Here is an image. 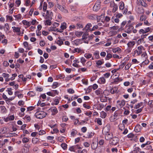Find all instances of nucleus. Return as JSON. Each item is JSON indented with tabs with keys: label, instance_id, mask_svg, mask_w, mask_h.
Here are the masks:
<instances>
[{
	"label": "nucleus",
	"instance_id": "54",
	"mask_svg": "<svg viewBox=\"0 0 153 153\" xmlns=\"http://www.w3.org/2000/svg\"><path fill=\"white\" fill-rule=\"evenodd\" d=\"M74 146L75 150L77 149H81V148L78 145Z\"/></svg>",
	"mask_w": 153,
	"mask_h": 153
},
{
	"label": "nucleus",
	"instance_id": "29",
	"mask_svg": "<svg viewBox=\"0 0 153 153\" xmlns=\"http://www.w3.org/2000/svg\"><path fill=\"white\" fill-rule=\"evenodd\" d=\"M86 33H84L83 35L82 36V40H85L87 38V36L88 35V34L86 32Z\"/></svg>",
	"mask_w": 153,
	"mask_h": 153
},
{
	"label": "nucleus",
	"instance_id": "15",
	"mask_svg": "<svg viewBox=\"0 0 153 153\" xmlns=\"http://www.w3.org/2000/svg\"><path fill=\"white\" fill-rule=\"evenodd\" d=\"M140 125H137L134 128V131L136 132H138L140 131Z\"/></svg>",
	"mask_w": 153,
	"mask_h": 153
},
{
	"label": "nucleus",
	"instance_id": "42",
	"mask_svg": "<svg viewBox=\"0 0 153 153\" xmlns=\"http://www.w3.org/2000/svg\"><path fill=\"white\" fill-rule=\"evenodd\" d=\"M53 94L54 95V96L56 95H58L59 94V92L56 90H53L52 92Z\"/></svg>",
	"mask_w": 153,
	"mask_h": 153
},
{
	"label": "nucleus",
	"instance_id": "28",
	"mask_svg": "<svg viewBox=\"0 0 153 153\" xmlns=\"http://www.w3.org/2000/svg\"><path fill=\"white\" fill-rule=\"evenodd\" d=\"M143 105V103L142 102H140V103H138L137 105H136L134 107V108L135 109H137L139 108L141 106H142Z\"/></svg>",
	"mask_w": 153,
	"mask_h": 153
},
{
	"label": "nucleus",
	"instance_id": "44",
	"mask_svg": "<svg viewBox=\"0 0 153 153\" xmlns=\"http://www.w3.org/2000/svg\"><path fill=\"white\" fill-rule=\"evenodd\" d=\"M25 103L22 100H20L19 101L18 104L19 106L23 105H24Z\"/></svg>",
	"mask_w": 153,
	"mask_h": 153
},
{
	"label": "nucleus",
	"instance_id": "61",
	"mask_svg": "<svg viewBox=\"0 0 153 153\" xmlns=\"http://www.w3.org/2000/svg\"><path fill=\"white\" fill-rule=\"evenodd\" d=\"M82 131L83 132H85L87 131V128L86 127H83L81 128Z\"/></svg>",
	"mask_w": 153,
	"mask_h": 153
},
{
	"label": "nucleus",
	"instance_id": "21",
	"mask_svg": "<svg viewBox=\"0 0 153 153\" xmlns=\"http://www.w3.org/2000/svg\"><path fill=\"white\" fill-rule=\"evenodd\" d=\"M120 6L119 7L120 9L123 10L124 8V4L123 1H121L120 2Z\"/></svg>",
	"mask_w": 153,
	"mask_h": 153
},
{
	"label": "nucleus",
	"instance_id": "50",
	"mask_svg": "<svg viewBox=\"0 0 153 153\" xmlns=\"http://www.w3.org/2000/svg\"><path fill=\"white\" fill-rule=\"evenodd\" d=\"M3 65L5 67L8 66L9 65V63L7 61H4L3 62Z\"/></svg>",
	"mask_w": 153,
	"mask_h": 153
},
{
	"label": "nucleus",
	"instance_id": "56",
	"mask_svg": "<svg viewBox=\"0 0 153 153\" xmlns=\"http://www.w3.org/2000/svg\"><path fill=\"white\" fill-rule=\"evenodd\" d=\"M68 93L70 94H73L74 92V91L71 89H69L68 90Z\"/></svg>",
	"mask_w": 153,
	"mask_h": 153
},
{
	"label": "nucleus",
	"instance_id": "27",
	"mask_svg": "<svg viewBox=\"0 0 153 153\" xmlns=\"http://www.w3.org/2000/svg\"><path fill=\"white\" fill-rule=\"evenodd\" d=\"M118 9V6L116 4H115L114 3V8L112 10V12L114 13Z\"/></svg>",
	"mask_w": 153,
	"mask_h": 153
},
{
	"label": "nucleus",
	"instance_id": "30",
	"mask_svg": "<svg viewBox=\"0 0 153 153\" xmlns=\"http://www.w3.org/2000/svg\"><path fill=\"white\" fill-rule=\"evenodd\" d=\"M80 42V39H77L76 40H75L74 41V43L76 45H78Z\"/></svg>",
	"mask_w": 153,
	"mask_h": 153
},
{
	"label": "nucleus",
	"instance_id": "52",
	"mask_svg": "<svg viewBox=\"0 0 153 153\" xmlns=\"http://www.w3.org/2000/svg\"><path fill=\"white\" fill-rule=\"evenodd\" d=\"M13 76L11 77L10 80H13L15 79V77L17 76L16 74H12Z\"/></svg>",
	"mask_w": 153,
	"mask_h": 153
},
{
	"label": "nucleus",
	"instance_id": "48",
	"mask_svg": "<svg viewBox=\"0 0 153 153\" xmlns=\"http://www.w3.org/2000/svg\"><path fill=\"white\" fill-rule=\"evenodd\" d=\"M4 28H6L7 30L6 31H8L9 30V25L7 23L5 24L4 25Z\"/></svg>",
	"mask_w": 153,
	"mask_h": 153
},
{
	"label": "nucleus",
	"instance_id": "6",
	"mask_svg": "<svg viewBox=\"0 0 153 153\" xmlns=\"http://www.w3.org/2000/svg\"><path fill=\"white\" fill-rule=\"evenodd\" d=\"M150 28L149 27H148L146 28L145 29V30L143 29H141L139 31V33L140 34H141V33L144 34L150 31Z\"/></svg>",
	"mask_w": 153,
	"mask_h": 153
},
{
	"label": "nucleus",
	"instance_id": "57",
	"mask_svg": "<svg viewBox=\"0 0 153 153\" xmlns=\"http://www.w3.org/2000/svg\"><path fill=\"white\" fill-rule=\"evenodd\" d=\"M126 63L125 62H123L121 65H120L119 69L123 68L124 65H126Z\"/></svg>",
	"mask_w": 153,
	"mask_h": 153
},
{
	"label": "nucleus",
	"instance_id": "23",
	"mask_svg": "<svg viewBox=\"0 0 153 153\" xmlns=\"http://www.w3.org/2000/svg\"><path fill=\"white\" fill-rule=\"evenodd\" d=\"M14 16L16 18V20H18L21 19L22 16L21 14H19L16 15H14Z\"/></svg>",
	"mask_w": 153,
	"mask_h": 153
},
{
	"label": "nucleus",
	"instance_id": "7",
	"mask_svg": "<svg viewBox=\"0 0 153 153\" xmlns=\"http://www.w3.org/2000/svg\"><path fill=\"white\" fill-rule=\"evenodd\" d=\"M50 110L52 112V115H54L58 112V111L56 108L55 107H52L51 108Z\"/></svg>",
	"mask_w": 153,
	"mask_h": 153
},
{
	"label": "nucleus",
	"instance_id": "47",
	"mask_svg": "<svg viewBox=\"0 0 153 153\" xmlns=\"http://www.w3.org/2000/svg\"><path fill=\"white\" fill-rule=\"evenodd\" d=\"M98 27L97 25L94 26L91 29V31H92L94 30H95L97 29L98 28Z\"/></svg>",
	"mask_w": 153,
	"mask_h": 153
},
{
	"label": "nucleus",
	"instance_id": "46",
	"mask_svg": "<svg viewBox=\"0 0 153 153\" xmlns=\"http://www.w3.org/2000/svg\"><path fill=\"white\" fill-rule=\"evenodd\" d=\"M95 93L97 95H99L101 93V91H100V89H98L95 91Z\"/></svg>",
	"mask_w": 153,
	"mask_h": 153
},
{
	"label": "nucleus",
	"instance_id": "49",
	"mask_svg": "<svg viewBox=\"0 0 153 153\" xmlns=\"http://www.w3.org/2000/svg\"><path fill=\"white\" fill-rule=\"evenodd\" d=\"M112 57V55L110 53H108L106 56V58H107L108 59H109L111 58Z\"/></svg>",
	"mask_w": 153,
	"mask_h": 153
},
{
	"label": "nucleus",
	"instance_id": "4",
	"mask_svg": "<svg viewBox=\"0 0 153 153\" xmlns=\"http://www.w3.org/2000/svg\"><path fill=\"white\" fill-rule=\"evenodd\" d=\"M12 28L13 29V31L14 32L18 33V35H21V33H20V28L19 27H13Z\"/></svg>",
	"mask_w": 153,
	"mask_h": 153
},
{
	"label": "nucleus",
	"instance_id": "31",
	"mask_svg": "<svg viewBox=\"0 0 153 153\" xmlns=\"http://www.w3.org/2000/svg\"><path fill=\"white\" fill-rule=\"evenodd\" d=\"M59 86V84L57 82H54L53 83V85H52V88H55L57 87H58Z\"/></svg>",
	"mask_w": 153,
	"mask_h": 153
},
{
	"label": "nucleus",
	"instance_id": "11",
	"mask_svg": "<svg viewBox=\"0 0 153 153\" xmlns=\"http://www.w3.org/2000/svg\"><path fill=\"white\" fill-rule=\"evenodd\" d=\"M98 143L97 142H93L91 145V148L94 150L96 149L98 146Z\"/></svg>",
	"mask_w": 153,
	"mask_h": 153
},
{
	"label": "nucleus",
	"instance_id": "3",
	"mask_svg": "<svg viewBox=\"0 0 153 153\" xmlns=\"http://www.w3.org/2000/svg\"><path fill=\"white\" fill-rule=\"evenodd\" d=\"M110 128L108 126H106L103 128L102 131V133L103 134H106L109 133Z\"/></svg>",
	"mask_w": 153,
	"mask_h": 153
},
{
	"label": "nucleus",
	"instance_id": "10",
	"mask_svg": "<svg viewBox=\"0 0 153 153\" xmlns=\"http://www.w3.org/2000/svg\"><path fill=\"white\" fill-rule=\"evenodd\" d=\"M113 134L109 133L105 134V138L106 140H109L112 138Z\"/></svg>",
	"mask_w": 153,
	"mask_h": 153
},
{
	"label": "nucleus",
	"instance_id": "58",
	"mask_svg": "<svg viewBox=\"0 0 153 153\" xmlns=\"http://www.w3.org/2000/svg\"><path fill=\"white\" fill-rule=\"evenodd\" d=\"M110 74L109 73H106L104 74V76L105 78H107L110 76Z\"/></svg>",
	"mask_w": 153,
	"mask_h": 153
},
{
	"label": "nucleus",
	"instance_id": "22",
	"mask_svg": "<svg viewBox=\"0 0 153 153\" xmlns=\"http://www.w3.org/2000/svg\"><path fill=\"white\" fill-rule=\"evenodd\" d=\"M39 140L37 138H33L32 139V142L34 144H36L39 141Z\"/></svg>",
	"mask_w": 153,
	"mask_h": 153
},
{
	"label": "nucleus",
	"instance_id": "59",
	"mask_svg": "<svg viewBox=\"0 0 153 153\" xmlns=\"http://www.w3.org/2000/svg\"><path fill=\"white\" fill-rule=\"evenodd\" d=\"M69 150L71 151L75 152V150L74 146H71L69 148Z\"/></svg>",
	"mask_w": 153,
	"mask_h": 153
},
{
	"label": "nucleus",
	"instance_id": "5",
	"mask_svg": "<svg viewBox=\"0 0 153 153\" xmlns=\"http://www.w3.org/2000/svg\"><path fill=\"white\" fill-rule=\"evenodd\" d=\"M126 27H128L127 31L126 32L127 33H130L132 31L134 28V27L131 25H129L128 26H127V25H126Z\"/></svg>",
	"mask_w": 153,
	"mask_h": 153
},
{
	"label": "nucleus",
	"instance_id": "63",
	"mask_svg": "<svg viewBox=\"0 0 153 153\" xmlns=\"http://www.w3.org/2000/svg\"><path fill=\"white\" fill-rule=\"evenodd\" d=\"M110 19V18L108 16H106L105 17V20L107 22L109 21Z\"/></svg>",
	"mask_w": 153,
	"mask_h": 153
},
{
	"label": "nucleus",
	"instance_id": "41",
	"mask_svg": "<svg viewBox=\"0 0 153 153\" xmlns=\"http://www.w3.org/2000/svg\"><path fill=\"white\" fill-rule=\"evenodd\" d=\"M68 120V118L66 116H64L62 117V120L63 121L66 122Z\"/></svg>",
	"mask_w": 153,
	"mask_h": 153
},
{
	"label": "nucleus",
	"instance_id": "18",
	"mask_svg": "<svg viewBox=\"0 0 153 153\" xmlns=\"http://www.w3.org/2000/svg\"><path fill=\"white\" fill-rule=\"evenodd\" d=\"M112 51L114 53H116L117 52L119 53H120L121 51V49L119 48L113 49Z\"/></svg>",
	"mask_w": 153,
	"mask_h": 153
},
{
	"label": "nucleus",
	"instance_id": "25",
	"mask_svg": "<svg viewBox=\"0 0 153 153\" xmlns=\"http://www.w3.org/2000/svg\"><path fill=\"white\" fill-rule=\"evenodd\" d=\"M83 33V32H78V31H76L75 32V35L77 37H79L81 36Z\"/></svg>",
	"mask_w": 153,
	"mask_h": 153
},
{
	"label": "nucleus",
	"instance_id": "36",
	"mask_svg": "<svg viewBox=\"0 0 153 153\" xmlns=\"http://www.w3.org/2000/svg\"><path fill=\"white\" fill-rule=\"evenodd\" d=\"M146 19V16H145L142 15L140 16V20L141 21H143V20H145Z\"/></svg>",
	"mask_w": 153,
	"mask_h": 153
},
{
	"label": "nucleus",
	"instance_id": "17",
	"mask_svg": "<svg viewBox=\"0 0 153 153\" xmlns=\"http://www.w3.org/2000/svg\"><path fill=\"white\" fill-rule=\"evenodd\" d=\"M139 3L141 5L144 7H146L147 6V4L144 2L143 0H139Z\"/></svg>",
	"mask_w": 153,
	"mask_h": 153
},
{
	"label": "nucleus",
	"instance_id": "20",
	"mask_svg": "<svg viewBox=\"0 0 153 153\" xmlns=\"http://www.w3.org/2000/svg\"><path fill=\"white\" fill-rule=\"evenodd\" d=\"M99 82L101 84H104L105 82V80L104 77H101L99 79Z\"/></svg>",
	"mask_w": 153,
	"mask_h": 153
},
{
	"label": "nucleus",
	"instance_id": "45",
	"mask_svg": "<svg viewBox=\"0 0 153 153\" xmlns=\"http://www.w3.org/2000/svg\"><path fill=\"white\" fill-rule=\"evenodd\" d=\"M46 134V132L43 130H40L39 131V135H42L43 134Z\"/></svg>",
	"mask_w": 153,
	"mask_h": 153
},
{
	"label": "nucleus",
	"instance_id": "38",
	"mask_svg": "<svg viewBox=\"0 0 153 153\" xmlns=\"http://www.w3.org/2000/svg\"><path fill=\"white\" fill-rule=\"evenodd\" d=\"M117 91V89L116 88H113L111 90V93L112 94H114L116 93Z\"/></svg>",
	"mask_w": 153,
	"mask_h": 153
},
{
	"label": "nucleus",
	"instance_id": "33",
	"mask_svg": "<svg viewBox=\"0 0 153 153\" xmlns=\"http://www.w3.org/2000/svg\"><path fill=\"white\" fill-rule=\"evenodd\" d=\"M86 61V60L83 57L81 58V62L83 65H85V63Z\"/></svg>",
	"mask_w": 153,
	"mask_h": 153
},
{
	"label": "nucleus",
	"instance_id": "26",
	"mask_svg": "<svg viewBox=\"0 0 153 153\" xmlns=\"http://www.w3.org/2000/svg\"><path fill=\"white\" fill-rule=\"evenodd\" d=\"M101 117L102 118H105L107 115L106 113L104 111H102L100 113Z\"/></svg>",
	"mask_w": 153,
	"mask_h": 153
},
{
	"label": "nucleus",
	"instance_id": "39",
	"mask_svg": "<svg viewBox=\"0 0 153 153\" xmlns=\"http://www.w3.org/2000/svg\"><path fill=\"white\" fill-rule=\"evenodd\" d=\"M61 146L64 149H65L67 148V145L65 143H63L61 144Z\"/></svg>",
	"mask_w": 153,
	"mask_h": 153
},
{
	"label": "nucleus",
	"instance_id": "37",
	"mask_svg": "<svg viewBox=\"0 0 153 153\" xmlns=\"http://www.w3.org/2000/svg\"><path fill=\"white\" fill-rule=\"evenodd\" d=\"M140 150V149L139 147H136L133 151L134 153H137L138 152H139Z\"/></svg>",
	"mask_w": 153,
	"mask_h": 153
},
{
	"label": "nucleus",
	"instance_id": "8",
	"mask_svg": "<svg viewBox=\"0 0 153 153\" xmlns=\"http://www.w3.org/2000/svg\"><path fill=\"white\" fill-rule=\"evenodd\" d=\"M92 26L91 24V23H88L86 25L85 27L86 30V32L88 33L89 31H91V29L90 28Z\"/></svg>",
	"mask_w": 153,
	"mask_h": 153
},
{
	"label": "nucleus",
	"instance_id": "34",
	"mask_svg": "<svg viewBox=\"0 0 153 153\" xmlns=\"http://www.w3.org/2000/svg\"><path fill=\"white\" fill-rule=\"evenodd\" d=\"M27 95L30 96H33L35 95V93L32 91H30L28 93Z\"/></svg>",
	"mask_w": 153,
	"mask_h": 153
},
{
	"label": "nucleus",
	"instance_id": "62",
	"mask_svg": "<svg viewBox=\"0 0 153 153\" xmlns=\"http://www.w3.org/2000/svg\"><path fill=\"white\" fill-rule=\"evenodd\" d=\"M152 149V146L150 145H149L146 147L145 148L147 150H151Z\"/></svg>",
	"mask_w": 153,
	"mask_h": 153
},
{
	"label": "nucleus",
	"instance_id": "1",
	"mask_svg": "<svg viewBox=\"0 0 153 153\" xmlns=\"http://www.w3.org/2000/svg\"><path fill=\"white\" fill-rule=\"evenodd\" d=\"M47 114L44 111H37L35 114L36 117L39 119H42L45 117Z\"/></svg>",
	"mask_w": 153,
	"mask_h": 153
},
{
	"label": "nucleus",
	"instance_id": "2",
	"mask_svg": "<svg viewBox=\"0 0 153 153\" xmlns=\"http://www.w3.org/2000/svg\"><path fill=\"white\" fill-rule=\"evenodd\" d=\"M119 138L117 137H114L111 138L110 141V144L112 145H116L118 143Z\"/></svg>",
	"mask_w": 153,
	"mask_h": 153
},
{
	"label": "nucleus",
	"instance_id": "40",
	"mask_svg": "<svg viewBox=\"0 0 153 153\" xmlns=\"http://www.w3.org/2000/svg\"><path fill=\"white\" fill-rule=\"evenodd\" d=\"M85 57L87 59H89L91 58L92 56V54H85L84 55Z\"/></svg>",
	"mask_w": 153,
	"mask_h": 153
},
{
	"label": "nucleus",
	"instance_id": "19",
	"mask_svg": "<svg viewBox=\"0 0 153 153\" xmlns=\"http://www.w3.org/2000/svg\"><path fill=\"white\" fill-rule=\"evenodd\" d=\"M22 23L24 25H26L28 26H30L31 25V24L30 22L27 21L26 20H23Z\"/></svg>",
	"mask_w": 153,
	"mask_h": 153
},
{
	"label": "nucleus",
	"instance_id": "14",
	"mask_svg": "<svg viewBox=\"0 0 153 153\" xmlns=\"http://www.w3.org/2000/svg\"><path fill=\"white\" fill-rule=\"evenodd\" d=\"M66 25H67V24L65 22H63V23H62V24H61V26H60V28L61 29V30H63L65 29L67 27Z\"/></svg>",
	"mask_w": 153,
	"mask_h": 153
},
{
	"label": "nucleus",
	"instance_id": "16",
	"mask_svg": "<svg viewBox=\"0 0 153 153\" xmlns=\"http://www.w3.org/2000/svg\"><path fill=\"white\" fill-rule=\"evenodd\" d=\"M144 48L142 46H140L137 47V49L139 52V54H140L142 53V49H144Z\"/></svg>",
	"mask_w": 153,
	"mask_h": 153
},
{
	"label": "nucleus",
	"instance_id": "64",
	"mask_svg": "<svg viewBox=\"0 0 153 153\" xmlns=\"http://www.w3.org/2000/svg\"><path fill=\"white\" fill-rule=\"evenodd\" d=\"M149 68L150 69H153V62H152L149 66Z\"/></svg>",
	"mask_w": 153,
	"mask_h": 153
},
{
	"label": "nucleus",
	"instance_id": "35",
	"mask_svg": "<svg viewBox=\"0 0 153 153\" xmlns=\"http://www.w3.org/2000/svg\"><path fill=\"white\" fill-rule=\"evenodd\" d=\"M29 140V139L26 137H24L22 140V141L24 143H27Z\"/></svg>",
	"mask_w": 153,
	"mask_h": 153
},
{
	"label": "nucleus",
	"instance_id": "51",
	"mask_svg": "<svg viewBox=\"0 0 153 153\" xmlns=\"http://www.w3.org/2000/svg\"><path fill=\"white\" fill-rule=\"evenodd\" d=\"M94 54L95 55V57L97 59H99L100 57L99 53L98 52H95L94 53Z\"/></svg>",
	"mask_w": 153,
	"mask_h": 153
},
{
	"label": "nucleus",
	"instance_id": "13",
	"mask_svg": "<svg viewBox=\"0 0 153 153\" xmlns=\"http://www.w3.org/2000/svg\"><path fill=\"white\" fill-rule=\"evenodd\" d=\"M102 61H103V59H102ZM103 63L104 62L103 61H102L101 60H99L97 61L96 62V66L98 68H100V67H99V66L103 64Z\"/></svg>",
	"mask_w": 153,
	"mask_h": 153
},
{
	"label": "nucleus",
	"instance_id": "55",
	"mask_svg": "<svg viewBox=\"0 0 153 153\" xmlns=\"http://www.w3.org/2000/svg\"><path fill=\"white\" fill-rule=\"evenodd\" d=\"M143 108V107H142V108H139V109H138L137 110H136V114H138V113H140V112H141L142 111V108Z\"/></svg>",
	"mask_w": 153,
	"mask_h": 153
},
{
	"label": "nucleus",
	"instance_id": "32",
	"mask_svg": "<svg viewBox=\"0 0 153 153\" xmlns=\"http://www.w3.org/2000/svg\"><path fill=\"white\" fill-rule=\"evenodd\" d=\"M47 7V3L46 2H45L43 4V11H44L45 12V10H46Z\"/></svg>",
	"mask_w": 153,
	"mask_h": 153
},
{
	"label": "nucleus",
	"instance_id": "9",
	"mask_svg": "<svg viewBox=\"0 0 153 153\" xmlns=\"http://www.w3.org/2000/svg\"><path fill=\"white\" fill-rule=\"evenodd\" d=\"M48 18L49 19L46 20L45 22V25H50L51 24V19H52L51 17L48 16Z\"/></svg>",
	"mask_w": 153,
	"mask_h": 153
},
{
	"label": "nucleus",
	"instance_id": "12",
	"mask_svg": "<svg viewBox=\"0 0 153 153\" xmlns=\"http://www.w3.org/2000/svg\"><path fill=\"white\" fill-rule=\"evenodd\" d=\"M135 43V42L134 41H130L129 42L128 44L127 45L128 48H133L134 45Z\"/></svg>",
	"mask_w": 153,
	"mask_h": 153
},
{
	"label": "nucleus",
	"instance_id": "24",
	"mask_svg": "<svg viewBox=\"0 0 153 153\" xmlns=\"http://www.w3.org/2000/svg\"><path fill=\"white\" fill-rule=\"evenodd\" d=\"M58 39H59V40L57 41L56 43L59 45H62L63 44V42L62 41V39H60V37H59Z\"/></svg>",
	"mask_w": 153,
	"mask_h": 153
},
{
	"label": "nucleus",
	"instance_id": "60",
	"mask_svg": "<svg viewBox=\"0 0 153 153\" xmlns=\"http://www.w3.org/2000/svg\"><path fill=\"white\" fill-rule=\"evenodd\" d=\"M74 51L75 52H76L79 53V52L81 51V50L79 48H75L74 49Z\"/></svg>",
	"mask_w": 153,
	"mask_h": 153
},
{
	"label": "nucleus",
	"instance_id": "53",
	"mask_svg": "<svg viewBox=\"0 0 153 153\" xmlns=\"http://www.w3.org/2000/svg\"><path fill=\"white\" fill-rule=\"evenodd\" d=\"M2 76L4 77L7 78H9V75L8 74L4 73L2 74Z\"/></svg>",
	"mask_w": 153,
	"mask_h": 153
},
{
	"label": "nucleus",
	"instance_id": "43",
	"mask_svg": "<svg viewBox=\"0 0 153 153\" xmlns=\"http://www.w3.org/2000/svg\"><path fill=\"white\" fill-rule=\"evenodd\" d=\"M11 88H8L7 90V92L8 94L10 95H12L13 94V92L11 91Z\"/></svg>",
	"mask_w": 153,
	"mask_h": 153
}]
</instances>
